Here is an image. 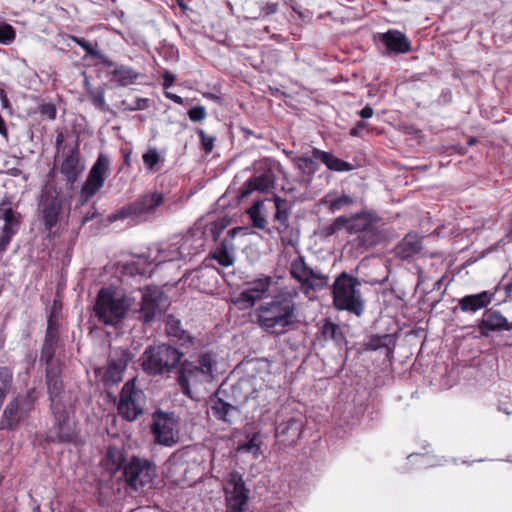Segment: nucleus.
Returning <instances> with one entry per match:
<instances>
[{"label":"nucleus","instance_id":"nucleus-1","mask_svg":"<svg viewBox=\"0 0 512 512\" xmlns=\"http://www.w3.org/2000/svg\"><path fill=\"white\" fill-rule=\"evenodd\" d=\"M58 347V343L43 340L40 350V361L46 365L45 384L53 420L47 440L52 443L71 444L77 438L75 425L71 421L74 406L65 389L61 364L59 361H53Z\"/></svg>","mask_w":512,"mask_h":512},{"label":"nucleus","instance_id":"nucleus-2","mask_svg":"<svg viewBox=\"0 0 512 512\" xmlns=\"http://www.w3.org/2000/svg\"><path fill=\"white\" fill-rule=\"evenodd\" d=\"M104 460L112 476L119 474L118 478L135 491L151 487L156 477V465L153 461L136 455L128 457L124 448L115 445L107 447Z\"/></svg>","mask_w":512,"mask_h":512},{"label":"nucleus","instance_id":"nucleus-3","mask_svg":"<svg viewBox=\"0 0 512 512\" xmlns=\"http://www.w3.org/2000/svg\"><path fill=\"white\" fill-rule=\"evenodd\" d=\"M57 166L46 174L37 198V216L44 230L48 232V238L54 239L56 232L53 229L63 218L66 209L70 207L72 192L65 190L56 179Z\"/></svg>","mask_w":512,"mask_h":512},{"label":"nucleus","instance_id":"nucleus-4","mask_svg":"<svg viewBox=\"0 0 512 512\" xmlns=\"http://www.w3.org/2000/svg\"><path fill=\"white\" fill-rule=\"evenodd\" d=\"M216 365L217 361L211 352L200 353L195 359L181 360L176 372V382L181 392L193 398L192 386L213 382Z\"/></svg>","mask_w":512,"mask_h":512},{"label":"nucleus","instance_id":"nucleus-5","mask_svg":"<svg viewBox=\"0 0 512 512\" xmlns=\"http://www.w3.org/2000/svg\"><path fill=\"white\" fill-rule=\"evenodd\" d=\"M270 302L253 313L258 325L270 334L284 333L288 327V287L272 288Z\"/></svg>","mask_w":512,"mask_h":512},{"label":"nucleus","instance_id":"nucleus-6","mask_svg":"<svg viewBox=\"0 0 512 512\" xmlns=\"http://www.w3.org/2000/svg\"><path fill=\"white\" fill-rule=\"evenodd\" d=\"M184 355L183 351L171 344L149 345L142 353L140 365L148 376H169L177 372Z\"/></svg>","mask_w":512,"mask_h":512},{"label":"nucleus","instance_id":"nucleus-7","mask_svg":"<svg viewBox=\"0 0 512 512\" xmlns=\"http://www.w3.org/2000/svg\"><path fill=\"white\" fill-rule=\"evenodd\" d=\"M166 195L160 191H150L139 195L134 201L124 205L107 217L108 223L131 219L136 223L155 220L160 208L165 204Z\"/></svg>","mask_w":512,"mask_h":512},{"label":"nucleus","instance_id":"nucleus-8","mask_svg":"<svg viewBox=\"0 0 512 512\" xmlns=\"http://www.w3.org/2000/svg\"><path fill=\"white\" fill-rule=\"evenodd\" d=\"M381 219L373 212L363 211L350 218L349 234H357L351 241L360 253L378 245L385 240Z\"/></svg>","mask_w":512,"mask_h":512},{"label":"nucleus","instance_id":"nucleus-9","mask_svg":"<svg viewBox=\"0 0 512 512\" xmlns=\"http://www.w3.org/2000/svg\"><path fill=\"white\" fill-rule=\"evenodd\" d=\"M358 278L342 272L337 276L332 288L333 305L338 311H347L361 316L365 311V300L360 291Z\"/></svg>","mask_w":512,"mask_h":512},{"label":"nucleus","instance_id":"nucleus-10","mask_svg":"<svg viewBox=\"0 0 512 512\" xmlns=\"http://www.w3.org/2000/svg\"><path fill=\"white\" fill-rule=\"evenodd\" d=\"M38 400L39 392L35 387H31L25 393L12 398L3 410L0 419V430H17L35 410Z\"/></svg>","mask_w":512,"mask_h":512},{"label":"nucleus","instance_id":"nucleus-11","mask_svg":"<svg viewBox=\"0 0 512 512\" xmlns=\"http://www.w3.org/2000/svg\"><path fill=\"white\" fill-rule=\"evenodd\" d=\"M287 263V256L282 255L275 268L274 276H265L248 283V287L239 294L236 303L241 308L247 309L252 307L256 301L262 299L270 286H273V288L283 287L285 285Z\"/></svg>","mask_w":512,"mask_h":512},{"label":"nucleus","instance_id":"nucleus-12","mask_svg":"<svg viewBox=\"0 0 512 512\" xmlns=\"http://www.w3.org/2000/svg\"><path fill=\"white\" fill-rule=\"evenodd\" d=\"M129 306L124 296L118 297L114 291L102 288L96 297L94 315L99 322L115 326L125 318Z\"/></svg>","mask_w":512,"mask_h":512},{"label":"nucleus","instance_id":"nucleus-13","mask_svg":"<svg viewBox=\"0 0 512 512\" xmlns=\"http://www.w3.org/2000/svg\"><path fill=\"white\" fill-rule=\"evenodd\" d=\"M290 276L300 283L301 291L313 299L316 292L328 287L329 277L318 269L310 267L298 256L290 265Z\"/></svg>","mask_w":512,"mask_h":512},{"label":"nucleus","instance_id":"nucleus-14","mask_svg":"<svg viewBox=\"0 0 512 512\" xmlns=\"http://www.w3.org/2000/svg\"><path fill=\"white\" fill-rule=\"evenodd\" d=\"M231 396L233 401H227L223 397L227 396V390L219 388L217 392L210 397V409L213 416L222 422L227 424L232 423V417L235 413H239L240 409L247 403L248 396L244 395L241 397L242 385L235 384L230 387Z\"/></svg>","mask_w":512,"mask_h":512},{"label":"nucleus","instance_id":"nucleus-15","mask_svg":"<svg viewBox=\"0 0 512 512\" xmlns=\"http://www.w3.org/2000/svg\"><path fill=\"white\" fill-rule=\"evenodd\" d=\"M145 403L143 390L136 387V378H132L120 391L117 412L122 419L132 422L144 413Z\"/></svg>","mask_w":512,"mask_h":512},{"label":"nucleus","instance_id":"nucleus-16","mask_svg":"<svg viewBox=\"0 0 512 512\" xmlns=\"http://www.w3.org/2000/svg\"><path fill=\"white\" fill-rule=\"evenodd\" d=\"M150 429L157 444L173 447L179 440V417L175 412L157 409L152 414Z\"/></svg>","mask_w":512,"mask_h":512},{"label":"nucleus","instance_id":"nucleus-17","mask_svg":"<svg viewBox=\"0 0 512 512\" xmlns=\"http://www.w3.org/2000/svg\"><path fill=\"white\" fill-rule=\"evenodd\" d=\"M110 174V160L107 155L100 153L88 172L87 178L80 191V203L83 205L95 196L104 186Z\"/></svg>","mask_w":512,"mask_h":512},{"label":"nucleus","instance_id":"nucleus-18","mask_svg":"<svg viewBox=\"0 0 512 512\" xmlns=\"http://www.w3.org/2000/svg\"><path fill=\"white\" fill-rule=\"evenodd\" d=\"M84 169L85 165L81 160L80 143L79 138L77 137L75 144L63 155V160L59 166V172L63 176V179L61 181L59 179L57 180L65 190L72 192L74 184Z\"/></svg>","mask_w":512,"mask_h":512},{"label":"nucleus","instance_id":"nucleus-19","mask_svg":"<svg viewBox=\"0 0 512 512\" xmlns=\"http://www.w3.org/2000/svg\"><path fill=\"white\" fill-rule=\"evenodd\" d=\"M275 174L268 163H260L256 166L253 175L241 187L237 199L242 202L254 193L268 192L274 187Z\"/></svg>","mask_w":512,"mask_h":512},{"label":"nucleus","instance_id":"nucleus-20","mask_svg":"<svg viewBox=\"0 0 512 512\" xmlns=\"http://www.w3.org/2000/svg\"><path fill=\"white\" fill-rule=\"evenodd\" d=\"M168 299L158 287H148L142 296L139 318L151 322L159 318L166 310Z\"/></svg>","mask_w":512,"mask_h":512},{"label":"nucleus","instance_id":"nucleus-21","mask_svg":"<svg viewBox=\"0 0 512 512\" xmlns=\"http://www.w3.org/2000/svg\"><path fill=\"white\" fill-rule=\"evenodd\" d=\"M477 328L483 337H490L492 333L512 331V322H509L502 313L493 308L486 309L478 321Z\"/></svg>","mask_w":512,"mask_h":512},{"label":"nucleus","instance_id":"nucleus-22","mask_svg":"<svg viewBox=\"0 0 512 512\" xmlns=\"http://www.w3.org/2000/svg\"><path fill=\"white\" fill-rule=\"evenodd\" d=\"M166 261L167 259L165 257H155L151 259L150 255H139L131 262H127L122 266L121 274L130 277H151L155 268Z\"/></svg>","mask_w":512,"mask_h":512},{"label":"nucleus","instance_id":"nucleus-23","mask_svg":"<svg viewBox=\"0 0 512 512\" xmlns=\"http://www.w3.org/2000/svg\"><path fill=\"white\" fill-rule=\"evenodd\" d=\"M374 40L385 48V53L404 54L411 50V42L408 37L399 30L389 29L384 33H377Z\"/></svg>","mask_w":512,"mask_h":512},{"label":"nucleus","instance_id":"nucleus-24","mask_svg":"<svg viewBox=\"0 0 512 512\" xmlns=\"http://www.w3.org/2000/svg\"><path fill=\"white\" fill-rule=\"evenodd\" d=\"M132 360V353L127 349H120L114 352L109 359L103 381L106 385H114L122 380V374L128 363Z\"/></svg>","mask_w":512,"mask_h":512},{"label":"nucleus","instance_id":"nucleus-25","mask_svg":"<svg viewBox=\"0 0 512 512\" xmlns=\"http://www.w3.org/2000/svg\"><path fill=\"white\" fill-rule=\"evenodd\" d=\"M231 220L224 216L207 224L205 227L195 226L192 228L183 239H204L211 237L214 242H217L221 233L230 225Z\"/></svg>","mask_w":512,"mask_h":512},{"label":"nucleus","instance_id":"nucleus-26","mask_svg":"<svg viewBox=\"0 0 512 512\" xmlns=\"http://www.w3.org/2000/svg\"><path fill=\"white\" fill-rule=\"evenodd\" d=\"M22 216L13 209L10 197L5 196L0 202V220L4 222L1 231L17 233Z\"/></svg>","mask_w":512,"mask_h":512},{"label":"nucleus","instance_id":"nucleus-27","mask_svg":"<svg viewBox=\"0 0 512 512\" xmlns=\"http://www.w3.org/2000/svg\"><path fill=\"white\" fill-rule=\"evenodd\" d=\"M108 69L109 81L120 87L134 84L140 77L139 72L127 65L116 64L114 62V65Z\"/></svg>","mask_w":512,"mask_h":512},{"label":"nucleus","instance_id":"nucleus-28","mask_svg":"<svg viewBox=\"0 0 512 512\" xmlns=\"http://www.w3.org/2000/svg\"><path fill=\"white\" fill-rule=\"evenodd\" d=\"M494 294L488 291H482L478 294H471L462 297L459 300V308L463 312L475 313L486 308L493 300Z\"/></svg>","mask_w":512,"mask_h":512},{"label":"nucleus","instance_id":"nucleus-29","mask_svg":"<svg viewBox=\"0 0 512 512\" xmlns=\"http://www.w3.org/2000/svg\"><path fill=\"white\" fill-rule=\"evenodd\" d=\"M422 238L416 233H408L396 246V255L401 259H409L422 250Z\"/></svg>","mask_w":512,"mask_h":512},{"label":"nucleus","instance_id":"nucleus-30","mask_svg":"<svg viewBox=\"0 0 512 512\" xmlns=\"http://www.w3.org/2000/svg\"><path fill=\"white\" fill-rule=\"evenodd\" d=\"M70 39L85 50L86 56L98 60L105 68H111L114 62L98 49V44H92L87 39L79 36H70Z\"/></svg>","mask_w":512,"mask_h":512},{"label":"nucleus","instance_id":"nucleus-31","mask_svg":"<svg viewBox=\"0 0 512 512\" xmlns=\"http://www.w3.org/2000/svg\"><path fill=\"white\" fill-rule=\"evenodd\" d=\"M312 154L315 159L325 164L329 170L337 172H346L353 169L350 163L335 157L333 154L329 152L322 151L318 148H313Z\"/></svg>","mask_w":512,"mask_h":512},{"label":"nucleus","instance_id":"nucleus-32","mask_svg":"<svg viewBox=\"0 0 512 512\" xmlns=\"http://www.w3.org/2000/svg\"><path fill=\"white\" fill-rule=\"evenodd\" d=\"M166 333L171 341L180 347L187 346L192 343L190 334L182 329L181 322L178 319L170 318L166 323Z\"/></svg>","mask_w":512,"mask_h":512},{"label":"nucleus","instance_id":"nucleus-33","mask_svg":"<svg viewBox=\"0 0 512 512\" xmlns=\"http://www.w3.org/2000/svg\"><path fill=\"white\" fill-rule=\"evenodd\" d=\"M227 484L232 487L230 492L225 489L226 497L237 499H249V489L246 488L243 476L237 471H231L227 476Z\"/></svg>","mask_w":512,"mask_h":512},{"label":"nucleus","instance_id":"nucleus-34","mask_svg":"<svg viewBox=\"0 0 512 512\" xmlns=\"http://www.w3.org/2000/svg\"><path fill=\"white\" fill-rule=\"evenodd\" d=\"M319 332L324 340L332 341L339 348L346 343L341 327L330 319L323 321Z\"/></svg>","mask_w":512,"mask_h":512},{"label":"nucleus","instance_id":"nucleus-35","mask_svg":"<svg viewBox=\"0 0 512 512\" xmlns=\"http://www.w3.org/2000/svg\"><path fill=\"white\" fill-rule=\"evenodd\" d=\"M354 203V199L346 194L337 196L335 192L326 194L321 199V204L327 207L331 213L339 212Z\"/></svg>","mask_w":512,"mask_h":512},{"label":"nucleus","instance_id":"nucleus-36","mask_svg":"<svg viewBox=\"0 0 512 512\" xmlns=\"http://www.w3.org/2000/svg\"><path fill=\"white\" fill-rule=\"evenodd\" d=\"M86 93L95 108H97L98 110H100L102 112L110 111V108L106 104V101H105V88L104 87L99 86L96 88H92L91 86H89L87 84Z\"/></svg>","mask_w":512,"mask_h":512},{"label":"nucleus","instance_id":"nucleus-37","mask_svg":"<svg viewBox=\"0 0 512 512\" xmlns=\"http://www.w3.org/2000/svg\"><path fill=\"white\" fill-rule=\"evenodd\" d=\"M263 201L261 198H255L253 199V204L246 209V213L249 215L253 226L259 229H263L266 224V219L261 214Z\"/></svg>","mask_w":512,"mask_h":512},{"label":"nucleus","instance_id":"nucleus-38","mask_svg":"<svg viewBox=\"0 0 512 512\" xmlns=\"http://www.w3.org/2000/svg\"><path fill=\"white\" fill-rule=\"evenodd\" d=\"M237 450L241 453H251L254 458H257L261 454L259 434H248L246 441L239 443Z\"/></svg>","mask_w":512,"mask_h":512},{"label":"nucleus","instance_id":"nucleus-39","mask_svg":"<svg viewBox=\"0 0 512 512\" xmlns=\"http://www.w3.org/2000/svg\"><path fill=\"white\" fill-rule=\"evenodd\" d=\"M296 168L302 173V181L308 182L312 174L317 170V163L310 157H299L295 159Z\"/></svg>","mask_w":512,"mask_h":512},{"label":"nucleus","instance_id":"nucleus-40","mask_svg":"<svg viewBox=\"0 0 512 512\" xmlns=\"http://www.w3.org/2000/svg\"><path fill=\"white\" fill-rule=\"evenodd\" d=\"M233 251L226 248V244L218 245L217 248L211 252V257L223 267H229L234 263Z\"/></svg>","mask_w":512,"mask_h":512},{"label":"nucleus","instance_id":"nucleus-41","mask_svg":"<svg viewBox=\"0 0 512 512\" xmlns=\"http://www.w3.org/2000/svg\"><path fill=\"white\" fill-rule=\"evenodd\" d=\"M144 165L150 171L157 172L160 168L157 167L159 162H163L156 148H149L142 156Z\"/></svg>","mask_w":512,"mask_h":512},{"label":"nucleus","instance_id":"nucleus-42","mask_svg":"<svg viewBox=\"0 0 512 512\" xmlns=\"http://www.w3.org/2000/svg\"><path fill=\"white\" fill-rule=\"evenodd\" d=\"M15 38V28L4 21H0V44L10 45L15 40Z\"/></svg>","mask_w":512,"mask_h":512},{"label":"nucleus","instance_id":"nucleus-43","mask_svg":"<svg viewBox=\"0 0 512 512\" xmlns=\"http://www.w3.org/2000/svg\"><path fill=\"white\" fill-rule=\"evenodd\" d=\"M196 134L199 136L201 149L206 153L210 154L214 149V143L216 138L210 135H207L205 131L201 128L196 129Z\"/></svg>","mask_w":512,"mask_h":512},{"label":"nucleus","instance_id":"nucleus-44","mask_svg":"<svg viewBox=\"0 0 512 512\" xmlns=\"http://www.w3.org/2000/svg\"><path fill=\"white\" fill-rule=\"evenodd\" d=\"M247 231L248 227H234L227 232L226 237L219 243V245L226 244L227 249L234 250L235 246L232 241L235 238V236L240 233L247 234Z\"/></svg>","mask_w":512,"mask_h":512},{"label":"nucleus","instance_id":"nucleus-45","mask_svg":"<svg viewBox=\"0 0 512 512\" xmlns=\"http://www.w3.org/2000/svg\"><path fill=\"white\" fill-rule=\"evenodd\" d=\"M13 375L9 368L0 367V390L7 395L12 384Z\"/></svg>","mask_w":512,"mask_h":512},{"label":"nucleus","instance_id":"nucleus-46","mask_svg":"<svg viewBox=\"0 0 512 512\" xmlns=\"http://www.w3.org/2000/svg\"><path fill=\"white\" fill-rule=\"evenodd\" d=\"M274 202L276 207L275 219L279 220L282 224H284L288 219V210L285 207L286 200H283L280 197L275 196Z\"/></svg>","mask_w":512,"mask_h":512},{"label":"nucleus","instance_id":"nucleus-47","mask_svg":"<svg viewBox=\"0 0 512 512\" xmlns=\"http://www.w3.org/2000/svg\"><path fill=\"white\" fill-rule=\"evenodd\" d=\"M227 512H244L248 503L246 499L226 497Z\"/></svg>","mask_w":512,"mask_h":512},{"label":"nucleus","instance_id":"nucleus-48","mask_svg":"<svg viewBox=\"0 0 512 512\" xmlns=\"http://www.w3.org/2000/svg\"><path fill=\"white\" fill-rule=\"evenodd\" d=\"M187 114L192 122H200L204 120L207 116L205 107L200 105L190 108Z\"/></svg>","mask_w":512,"mask_h":512},{"label":"nucleus","instance_id":"nucleus-49","mask_svg":"<svg viewBox=\"0 0 512 512\" xmlns=\"http://www.w3.org/2000/svg\"><path fill=\"white\" fill-rule=\"evenodd\" d=\"M349 223L350 218L340 216L333 222V224L330 225L329 231L330 233H335L341 230L342 228H346L347 231L349 232Z\"/></svg>","mask_w":512,"mask_h":512},{"label":"nucleus","instance_id":"nucleus-50","mask_svg":"<svg viewBox=\"0 0 512 512\" xmlns=\"http://www.w3.org/2000/svg\"><path fill=\"white\" fill-rule=\"evenodd\" d=\"M17 233L1 231L0 232V257L6 252L8 246L11 243L12 238Z\"/></svg>","mask_w":512,"mask_h":512},{"label":"nucleus","instance_id":"nucleus-51","mask_svg":"<svg viewBox=\"0 0 512 512\" xmlns=\"http://www.w3.org/2000/svg\"><path fill=\"white\" fill-rule=\"evenodd\" d=\"M40 113L49 120H54L57 115V109L52 103H44L40 106Z\"/></svg>","mask_w":512,"mask_h":512},{"label":"nucleus","instance_id":"nucleus-52","mask_svg":"<svg viewBox=\"0 0 512 512\" xmlns=\"http://www.w3.org/2000/svg\"><path fill=\"white\" fill-rule=\"evenodd\" d=\"M408 459L410 461L417 462L421 467L433 466L434 464L431 462V458L427 455L423 454H411Z\"/></svg>","mask_w":512,"mask_h":512},{"label":"nucleus","instance_id":"nucleus-53","mask_svg":"<svg viewBox=\"0 0 512 512\" xmlns=\"http://www.w3.org/2000/svg\"><path fill=\"white\" fill-rule=\"evenodd\" d=\"M133 106L125 107L126 111L145 110L149 107V99L138 97L135 99Z\"/></svg>","mask_w":512,"mask_h":512},{"label":"nucleus","instance_id":"nucleus-54","mask_svg":"<svg viewBox=\"0 0 512 512\" xmlns=\"http://www.w3.org/2000/svg\"><path fill=\"white\" fill-rule=\"evenodd\" d=\"M44 341L54 342L60 344V332L59 330L46 329Z\"/></svg>","mask_w":512,"mask_h":512},{"label":"nucleus","instance_id":"nucleus-55","mask_svg":"<svg viewBox=\"0 0 512 512\" xmlns=\"http://www.w3.org/2000/svg\"><path fill=\"white\" fill-rule=\"evenodd\" d=\"M46 329L59 330V322L54 311H51L48 315Z\"/></svg>","mask_w":512,"mask_h":512},{"label":"nucleus","instance_id":"nucleus-56","mask_svg":"<svg viewBox=\"0 0 512 512\" xmlns=\"http://www.w3.org/2000/svg\"><path fill=\"white\" fill-rule=\"evenodd\" d=\"M417 275V287H420L423 290V287H426L425 285L430 278L425 274L424 270L421 267H417Z\"/></svg>","mask_w":512,"mask_h":512},{"label":"nucleus","instance_id":"nucleus-57","mask_svg":"<svg viewBox=\"0 0 512 512\" xmlns=\"http://www.w3.org/2000/svg\"><path fill=\"white\" fill-rule=\"evenodd\" d=\"M290 8H292L293 10V15L290 14V18H295L296 16L301 19L302 21L306 22V21H309L310 19V13L306 10V11H298L295 7L291 6L290 5Z\"/></svg>","mask_w":512,"mask_h":512},{"label":"nucleus","instance_id":"nucleus-58","mask_svg":"<svg viewBox=\"0 0 512 512\" xmlns=\"http://www.w3.org/2000/svg\"><path fill=\"white\" fill-rule=\"evenodd\" d=\"M99 215L96 208L94 206L91 207L90 211H88L81 219V225H85L89 221L93 220Z\"/></svg>","mask_w":512,"mask_h":512},{"label":"nucleus","instance_id":"nucleus-59","mask_svg":"<svg viewBox=\"0 0 512 512\" xmlns=\"http://www.w3.org/2000/svg\"><path fill=\"white\" fill-rule=\"evenodd\" d=\"M37 361V353L36 351H30L25 356V362L28 366V368H33Z\"/></svg>","mask_w":512,"mask_h":512},{"label":"nucleus","instance_id":"nucleus-60","mask_svg":"<svg viewBox=\"0 0 512 512\" xmlns=\"http://www.w3.org/2000/svg\"><path fill=\"white\" fill-rule=\"evenodd\" d=\"M0 100L3 108L10 107V102L4 89V83L0 82Z\"/></svg>","mask_w":512,"mask_h":512},{"label":"nucleus","instance_id":"nucleus-61","mask_svg":"<svg viewBox=\"0 0 512 512\" xmlns=\"http://www.w3.org/2000/svg\"><path fill=\"white\" fill-rule=\"evenodd\" d=\"M498 410L505 413L506 415L512 414V402L501 401L498 405Z\"/></svg>","mask_w":512,"mask_h":512},{"label":"nucleus","instance_id":"nucleus-62","mask_svg":"<svg viewBox=\"0 0 512 512\" xmlns=\"http://www.w3.org/2000/svg\"><path fill=\"white\" fill-rule=\"evenodd\" d=\"M373 113H374V111H373L372 107H371V106H369V105H366L364 108H362V109L358 112L359 116H360L361 118H363V119L371 118V117L373 116Z\"/></svg>","mask_w":512,"mask_h":512},{"label":"nucleus","instance_id":"nucleus-63","mask_svg":"<svg viewBox=\"0 0 512 512\" xmlns=\"http://www.w3.org/2000/svg\"><path fill=\"white\" fill-rule=\"evenodd\" d=\"M442 283H443V277H441V278L437 279V280L433 283L432 287H423V292H424L425 294H428V293H430V292H432V291H434V290H439V289L441 288Z\"/></svg>","mask_w":512,"mask_h":512},{"label":"nucleus","instance_id":"nucleus-64","mask_svg":"<svg viewBox=\"0 0 512 512\" xmlns=\"http://www.w3.org/2000/svg\"><path fill=\"white\" fill-rule=\"evenodd\" d=\"M366 127V123L364 121H358L355 127L350 130V135L353 137L359 136L360 130Z\"/></svg>","mask_w":512,"mask_h":512}]
</instances>
